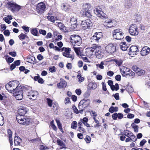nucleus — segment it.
<instances>
[{
  "label": "nucleus",
  "instance_id": "24",
  "mask_svg": "<svg viewBox=\"0 0 150 150\" xmlns=\"http://www.w3.org/2000/svg\"><path fill=\"white\" fill-rule=\"evenodd\" d=\"M120 70L122 75H125L130 71V69L125 66H122L120 68Z\"/></svg>",
  "mask_w": 150,
  "mask_h": 150
},
{
  "label": "nucleus",
  "instance_id": "34",
  "mask_svg": "<svg viewBox=\"0 0 150 150\" xmlns=\"http://www.w3.org/2000/svg\"><path fill=\"white\" fill-rule=\"evenodd\" d=\"M57 143L58 145L63 147H62L61 148L62 149L64 148L65 149L66 148V147H64V146L65 145V144L62 141L60 140V139H57Z\"/></svg>",
  "mask_w": 150,
  "mask_h": 150
},
{
  "label": "nucleus",
  "instance_id": "48",
  "mask_svg": "<svg viewBox=\"0 0 150 150\" xmlns=\"http://www.w3.org/2000/svg\"><path fill=\"white\" fill-rule=\"evenodd\" d=\"M77 122L76 121H73L71 124V127L73 129H76L77 127Z\"/></svg>",
  "mask_w": 150,
  "mask_h": 150
},
{
  "label": "nucleus",
  "instance_id": "2",
  "mask_svg": "<svg viewBox=\"0 0 150 150\" xmlns=\"http://www.w3.org/2000/svg\"><path fill=\"white\" fill-rule=\"evenodd\" d=\"M70 39L71 42L74 46H79L81 44V38L78 35H72L70 36Z\"/></svg>",
  "mask_w": 150,
  "mask_h": 150
},
{
  "label": "nucleus",
  "instance_id": "50",
  "mask_svg": "<svg viewBox=\"0 0 150 150\" xmlns=\"http://www.w3.org/2000/svg\"><path fill=\"white\" fill-rule=\"evenodd\" d=\"M46 100L48 106L52 107V100L49 98H47Z\"/></svg>",
  "mask_w": 150,
  "mask_h": 150
},
{
  "label": "nucleus",
  "instance_id": "38",
  "mask_svg": "<svg viewBox=\"0 0 150 150\" xmlns=\"http://www.w3.org/2000/svg\"><path fill=\"white\" fill-rule=\"evenodd\" d=\"M55 120L57 123L58 128L59 129L61 132H63L62 126V125L60 123L59 121L57 119L56 120Z\"/></svg>",
  "mask_w": 150,
  "mask_h": 150
},
{
  "label": "nucleus",
  "instance_id": "3",
  "mask_svg": "<svg viewBox=\"0 0 150 150\" xmlns=\"http://www.w3.org/2000/svg\"><path fill=\"white\" fill-rule=\"evenodd\" d=\"M7 5L8 9L13 13L17 12L21 8V6L10 1L8 2Z\"/></svg>",
  "mask_w": 150,
  "mask_h": 150
},
{
  "label": "nucleus",
  "instance_id": "60",
  "mask_svg": "<svg viewBox=\"0 0 150 150\" xmlns=\"http://www.w3.org/2000/svg\"><path fill=\"white\" fill-rule=\"evenodd\" d=\"M6 60L8 63H11L14 61V59L13 58L9 57L8 59L6 58Z\"/></svg>",
  "mask_w": 150,
  "mask_h": 150
},
{
  "label": "nucleus",
  "instance_id": "37",
  "mask_svg": "<svg viewBox=\"0 0 150 150\" xmlns=\"http://www.w3.org/2000/svg\"><path fill=\"white\" fill-rule=\"evenodd\" d=\"M118 110V108L117 107H111L109 109V111L112 113L114 111H117Z\"/></svg>",
  "mask_w": 150,
  "mask_h": 150
},
{
  "label": "nucleus",
  "instance_id": "32",
  "mask_svg": "<svg viewBox=\"0 0 150 150\" xmlns=\"http://www.w3.org/2000/svg\"><path fill=\"white\" fill-rule=\"evenodd\" d=\"M19 38L21 40H24L26 38H28V37L26 34H25L23 33H21L19 36Z\"/></svg>",
  "mask_w": 150,
  "mask_h": 150
},
{
  "label": "nucleus",
  "instance_id": "29",
  "mask_svg": "<svg viewBox=\"0 0 150 150\" xmlns=\"http://www.w3.org/2000/svg\"><path fill=\"white\" fill-rule=\"evenodd\" d=\"M62 7L63 9L66 11H69L70 9V7L67 4H62Z\"/></svg>",
  "mask_w": 150,
  "mask_h": 150
},
{
  "label": "nucleus",
  "instance_id": "8",
  "mask_svg": "<svg viewBox=\"0 0 150 150\" xmlns=\"http://www.w3.org/2000/svg\"><path fill=\"white\" fill-rule=\"evenodd\" d=\"M82 9L83 12V14L86 16H88L90 14L89 11L91 9L92 7L90 4L86 3L83 4Z\"/></svg>",
  "mask_w": 150,
  "mask_h": 150
},
{
  "label": "nucleus",
  "instance_id": "36",
  "mask_svg": "<svg viewBox=\"0 0 150 150\" xmlns=\"http://www.w3.org/2000/svg\"><path fill=\"white\" fill-rule=\"evenodd\" d=\"M58 27L61 29L65 31L66 30V27L64 25L61 23H58Z\"/></svg>",
  "mask_w": 150,
  "mask_h": 150
},
{
  "label": "nucleus",
  "instance_id": "5",
  "mask_svg": "<svg viewBox=\"0 0 150 150\" xmlns=\"http://www.w3.org/2000/svg\"><path fill=\"white\" fill-rule=\"evenodd\" d=\"M113 38L116 39L120 40L123 39L124 37V34L122 30L117 29L114 30L112 32Z\"/></svg>",
  "mask_w": 150,
  "mask_h": 150
},
{
  "label": "nucleus",
  "instance_id": "39",
  "mask_svg": "<svg viewBox=\"0 0 150 150\" xmlns=\"http://www.w3.org/2000/svg\"><path fill=\"white\" fill-rule=\"evenodd\" d=\"M145 71L142 69H139L137 73L138 75L140 76L144 75L145 74Z\"/></svg>",
  "mask_w": 150,
  "mask_h": 150
},
{
  "label": "nucleus",
  "instance_id": "58",
  "mask_svg": "<svg viewBox=\"0 0 150 150\" xmlns=\"http://www.w3.org/2000/svg\"><path fill=\"white\" fill-rule=\"evenodd\" d=\"M72 108L73 110H74V112L76 114H78L79 113V110H78V109L74 105H73L72 106Z\"/></svg>",
  "mask_w": 150,
  "mask_h": 150
},
{
  "label": "nucleus",
  "instance_id": "44",
  "mask_svg": "<svg viewBox=\"0 0 150 150\" xmlns=\"http://www.w3.org/2000/svg\"><path fill=\"white\" fill-rule=\"evenodd\" d=\"M104 64V62L102 61L101 62L100 64H96V65L97 67H99L101 69H103L104 68L103 65Z\"/></svg>",
  "mask_w": 150,
  "mask_h": 150
},
{
  "label": "nucleus",
  "instance_id": "41",
  "mask_svg": "<svg viewBox=\"0 0 150 150\" xmlns=\"http://www.w3.org/2000/svg\"><path fill=\"white\" fill-rule=\"evenodd\" d=\"M4 123V120L1 113L0 112V125H3Z\"/></svg>",
  "mask_w": 150,
  "mask_h": 150
},
{
  "label": "nucleus",
  "instance_id": "22",
  "mask_svg": "<svg viewBox=\"0 0 150 150\" xmlns=\"http://www.w3.org/2000/svg\"><path fill=\"white\" fill-rule=\"evenodd\" d=\"M71 19L70 22L71 24H74L76 23L77 20V15L74 13H71L70 14Z\"/></svg>",
  "mask_w": 150,
  "mask_h": 150
},
{
  "label": "nucleus",
  "instance_id": "43",
  "mask_svg": "<svg viewBox=\"0 0 150 150\" xmlns=\"http://www.w3.org/2000/svg\"><path fill=\"white\" fill-rule=\"evenodd\" d=\"M133 128L134 129V132L137 133L138 132V127L134 124H133L132 125Z\"/></svg>",
  "mask_w": 150,
  "mask_h": 150
},
{
  "label": "nucleus",
  "instance_id": "15",
  "mask_svg": "<svg viewBox=\"0 0 150 150\" xmlns=\"http://www.w3.org/2000/svg\"><path fill=\"white\" fill-rule=\"evenodd\" d=\"M45 6L43 2L38 3L37 6L36 10L40 13H42L44 12L45 9Z\"/></svg>",
  "mask_w": 150,
  "mask_h": 150
},
{
  "label": "nucleus",
  "instance_id": "20",
  "mask_svg": "<svg viewBox=\"0 0 150 150\" xmlns=\"http://www.w3.org/2000/svg\"><path fill=\"white\" fill-rule=\"evenodd\" d=\"M67 86L66 82L63 79H61L60 82L57 84V87L59 88H65Z\"/></svg>",
  "mask_w": 150,
  "mask_h": 150
},
{
  "label": "nucleus",
  "instance_id": "4",
  "mask_svg": "<svg viewBox=\"0 0 150 150\" xmlns=\"http://www.w3.org/2000/svg\"><path fill=\"white\" fill-rule=\"evenodd\" d=\"M16 120L20 124L25 125H28L31 124L32 120L29 118L22 117L20 116H17Z\"/></svg>",
  "mask_w": 150,
  "mask_h": 150
},
{
  "label": "nucleus",
  "instance_id": "11",
  "mask_svg": "<svg viewBox=\"0 0 150 150\" xmlns=\"http://www.w3.org/2000/svg\"><path fill=\"white\" fill-rule=\"evenodd\" d=\"M90 100L88 99H83L80 101L79 104V106H80V108H87L89 105Z\"/></svg>",
  "mask_w": 150,
  "mask_h": 150
},
{
  "label": "nucleus",
  "instance_id": "49",
  "mask_svg": "<svg viewBox=\"0 0 150 150\" xmlns=\"http://www.w3.org/2000/svg\"><path fill=\"white\" fill-rule=\"evenodd\" d=\"M54 121L52 120L50 122V125L52 128L55 131H56L57 128L56 126L54 124Z\"/></svg>",
  "mask_w": 150,
  "mask_h": 150
},
{
  "label": "nucleus",
  "instance_id": "27",
  "mask_svg": "<svg viewBox=\"0 0 150 150\" xmlns=\"http://www.w3.org/2000/svg\"><path fill=\"white\" fill-rule=\"evenodd\" d=\"M120 46V48L123 51L126 50L128 47V46L126 45L125 42L121 43Z\"/></svg>",
  "mask_w": 150,
  "mask_h": 150
},
{
  "label": "nucleus",
  "instance_id": "55",
  "mask_svg": "<svg viewBox=\"0 0 150 150\" xmlns=\"http://www.w3.org/2000/svg\"><path fill=\"white\" fill-rule=\"evenodd\" d=\"M77 130L81 133H83L85 132L84 129L81 126H79L78 127Z\"/></svg>",
  "mask_w": 150,
  "mask_h": 150
},
{
  "label": "nucleus",
  "instance_id": "57",
  "mask_svg": "<svg viewBox=\"0 0 150 150\" xmlns=\"http://www.w3.org/2000/svg\"><path fill=\"white\" fill-rule=\"evenodd\" d=\"M85 140L87 143H89L91 142V138L89 136L87 135L85 138Z\"/></svg>",
  "mask_w": 150,
  "mask_h": 150
},
{
  "label": "nucleus",
  "instance_id": "10",
  "mask_svg": "<svg viewBox=\"0 0 150 150\" xmlns=\"http://www.w3.org/2000/svg\"><path fill=\"white\" fill-rule=\"evenodd\" d=\"M94 12L97 16L103 19H106L107 18V15L103 13L99 8H96L94 10Z\"/></svg>",
  "mask_w": 150,
  "mask_h": 150
},
{
  "label": "nucleus",
  "instance_id": "33",
  "mask_svg": "<svg viewBox=\"0 0 150 150\" xmlns=\"http://www.w3.org/2000/svg\"><path fill=\"white\" fill-rule=\"evenodd\" d=\"M47 18L50 21L54 22L55 21V18L54 17L52 16L51 14H49V15L47 16Z\"/></svg>",
  "mask_w": 150,
  "mask_h": 150
},
{
  "label": "nucleus",
  "instance_id": "56",
  "mask_svg": "<svg viewBox=\"0 0 150 150\" xmlns=\"http://www.w3.org/2000/svg\"><path fill=\"white\" fill-rule=\"evenodd\" d=\"M64 103L66 105L70 103L71 101L69 98L68 97H66L64 100Z\"/></svg>",
  "mask_w": 150,
  "mask_h": 150
},
{
  "label": "nucleus",
  "instance_id": "23",
  "mask_svg": "<svg viewBox=\"0 0 150 150\" xmlns=\"http://www.w3.org/2000/svg\"><path fill=\"white\" fill-rule=\"evenodd\" d=\"M104 26L108 28H111L113 26V23L111 19L106 20L104 23Z\"/></svg>",
  "mask_w": 150,
  "mask_h": 150
},
{
  "label": "nucleus",
  "instance_id": "7",
  "mask_svg": "<svg viewBox=\"0 0 150 150\" xmlns=\"http://www.w3.org/2000/svg\"><path fill=\"white\" fill-rule=\"evenodd\" d=\"M103 36L102 33L101 32L96 33L91 38V42L93 44H96L99 42Z\"/></svg>",
  "mask_w": 150,
  "mask_h": 150
},
{
  "label": "nucleus",
  "instance_id": "13",
  "mask_svg": "<svg viewBox=\"0 0 150 150\" xmlns=\"http://www.w3.org/2000/svg\"><path fill=\"white\" fill-rule=\"evenodd\" d=\"M92 23L91 21L88 19L85 21H82L81 23V25L84 29L88 28L92 26Z\"/></svg>",
  "mask_w": 150,
  "mask_h": 150
},
{
  "label": "nucleus",
  "instance_id": "17",
  "mask_svg": "<svg viewBox=\"0 0 150 150\" xmlns=\"http://www.w3.org/2000/svg\"><path fill=\"white\" fill-rule=\"evenodd\" d=\"M64 49V51L63 52V55L67 58H73L71 54L70 53L71 51V49L69 48H63L62 49L63 50V49Z\"/></svg>",
  "mask_w": 150,
  "mask_h": 150
},
{
  "label": "nucleus",
  "instance_id": "61",
  "mask_svg": "<svg viewBox=\"0 0 150 150\" xmlns=\"http://www.w3.org/2000/svg\"><path fill=\"white\" fill-rule=\"evenodd\" d=\"M139 68H138L137 66H133L132 67V69L135 72H136V73L137 72V71L139 69Z\"/></svg>",
  "mask_w": 150,
  "mask_h": 150
},
{
  "label": "nucleus",
  "instance_id": "46",
  "mask_svg": "<svg viewBox=\"0 0 150 150\" xmlns=\"http://www.w3.org/2000/svg\"><path fill=\"white\" fill-rule=\"evenodd\" d=\"M73 48L75 52L77 55L78 56L80 54V47H74Z\"/></svg>",
  "mask_w": 150,
  "mask_h": 150
},
{
  "label": "nucleus",
  "instance_id": "40",
  "mask_svg": "<svg viewBox=\"0 0 150 150\" xmlns=\"http://www.w3.org/2000/svg\"><path fill=\"white\" fill-rule=\"evenodd\" d=\"M125 6L127 8H129L131 7V3L129 0H127V2L125 3Z\"/></svg>",
  "mask_w": 150,
  "mask_h": 150
},
{
  "label": "nucleus",
  "instance_id": "19",
  "mask_svg": "<svg viewBox=\"0 0 150 150\" xmlns=\"http://www.w3.org/2000/svg\"><path fill=\"white\" fill-rule=\"evenodd\" d=\"M150 52V49L147 46L143 47L140 52V54L142 56H145L148 54Z\"/></svg>",
  "mask_w": 150,
  "mask_h": 150
},
{
  "label": "nucleus",
  "instance_id": "47",
  "mask_svg": "<svg viewBox=\"0 0 150 150\" xmlns=\"http://www.w3.org/2000/svg\"><path fill=\"white\" fill-rule=\"evenodd\" d=\"M77 77L78 79H79V81L80 83L83 81L84 80V78L81 77V74L77 75Z\"/></svg>",
  "mask_w": 150,
  "mask_h": 150
},
{
  "label": "nucleus",
  "instance_id": "64",
  "mask_svg": "<svg viewBox=\"0 0 150 150\" xmlns=\"http://www.w3.org/2000/svg\"><path fill=\"white\" fill-rule=\"evenodd\" d=\"M40 33L42 34L43 35H45L46 34V32L45 30H39Z\"/></svg>",
  "mask_w": 150,
  "mask_h": 150
},
{
  "label": "nucleus",
  "instance_id": "18",
  "mask_svg": "<svg viewBox=\"0 0 150 150\" xmlns=\"http://www.w3.org/2000/svg\"><path fill=\"white\" fill-rule=\"evenodd\" d=\"M97 46L98 45H95L91 47L88 48L86 49V52L89 54H93V53L94 54Z\"/></svg>",
  "mask_w": 150,
  "mask_h": 150
},
{
  "label": "nucleus",
  "instance_id": "31",
  "mask_svg": "<svg viewBox=\"0 0 150 150\" xmlns=\"http://www.w3.org/2000/svg\"><path fill=\"white\" fill-rule=\"evenodd\" d=\"M31 33L34 35L38 36L39 34L36 28H33L31 30Z\"/></svg>",
  "mask_w": 150,
  "mask_h": 150
},
{
  "label": "nucleus",
  "instance_id": "30",
  "mask_svg": "<svg viewBox=\"0 0 150 150\" xmlns=\"http://www.w3.org/2000/svg\"><path fill=\"white\" fill-rule=\"evenodd\" d=\"M34 80L35 81H38L40 83H42L44 82L43 79L40 78V76L38 75V76H35L34 78Z\"/></svg>",
  "mask_w": 150,
  "mask_h": 150
},
{
  "label": "nucleus",
  "instance_id": "12",
  "mask_svg": "<svg viewBox=\"0 0 150 150\" xmlns=\"http://www.w3.org/2000/svg\"><path fill=\"white\" fill-rule=\"evenodd\" d=\"M27 95L29 99L35 100L37 97L38 93L36 91H29L27 92Z\"/></svg>",
  "mask_w": 150,
  "mask_h": 150
},
{
  "label": "nucleus",
  "instance_id": "21",
  "mask_svg": "<svg viewBox=\"0 0 150 150\" xmlns=\"http://www.w3.org/2000/svg\"><path fill=\"white\" fill-rule=\"evenodd\" d=\"M100 46L98 45L94 54L97 58H101L103 57V53L100 51Z\"/></svg>",
  "mask_w": 150,
  "mask_h": 150
},
{
  "label": "nucleus",
  "instance_id": "28",
  "mask_svg": "<svg viewBox=\"0 0 150 150\" xmlns=\"http://www.w3.org/2000/svg\"><path fill=\"white\" fill-rule=\"evenodd\" d=\"M14 143L15 146L19 145L21 141V139L18 137H15L14 139Z\"/></svg>",
  "mask_w": 150,
  "mask_h": 150
},
{
  "label": "nucleus",
  "instance_id": "1",
  "mask_svg": "<svg viewBox=\"0 0 150 150\" xmlns=\"http://www.w3.org/2000/svg\"><path fill=\"white\" fill-rule=\"evenodd\" d=\"M18 85V81H12L7 84L5 86V88L9 92L12 93L15 89L19 86Z\"/></svg>",
  "mask_w": 150,
  "mask_h": 150
},
{
  "label": "nucleus",
  "instance_id": "53",
  "mask_svg": "<svg viewBox=\"0 0 150 150\" xmlns=\"http://www.w3.org/2000/svg\"><path fill=\"white\" fill-rule=\"evenodd\" d=\"M126 75H129L133 78L135 76V73L130 70V71L126 74Z\"/></svg>",
  "mask_w": 150,
  "mask_h": 150
},
{
  "label": "nucleus",
  "instance_id": "45",
  "mask_svg": "<svg viewBox=\"0 0 150 150\" xmlns=\"http://www.w3.org/2000/svg\"><path fill=\"white\" fill-rule=\"evenodd\" d=\"M114 62L119 66L121 65L123 62L122 60L120 59H115Z\"/></svg>",
  "mask_w": 150,
  "mask_h": 150
},
{
  "label": "nucleus",
  "instance_id": "51",
  "mask_svg": "<svg viewBox=\"0 0 150 150\" xmlns=\"http://www.w3.org/2000/svg\"><path fill=\"white\" fill-rule=\"evenodd\" d=\"M62 35H58L57 37L55 39L54 41V42H57V41L61 40L62 39Z\"/></svg>",
  "mask_w": 150,
  "mask_h": 150
},
{
  "label": "nucleus",
  "instance_id": "25",
  "mask_svg": "<svg viewBox=\"0 0 150 150\" xmlns=\"http://www.w3.org/2000/svg\"><path fill=\"white\" fill-rule=\"evenodd\" d=\"M28 109L25 107H22V108L19 109L18 110V113L20 114V115H23L25 114L28 111Z\"/></svg>",
  "mask_w": 150,
  "mask_h": 150
},
{
  "label": "nucleus",
  "instance_id": "52",
  "mask_svg": "<svg viewBox=\"0 0 150 150\" xmlns=\"http://www.w3.org/2000/svg\"><path fill=\"white\" fill-rule=\"evenodd\" d=\"M129 137L132 141L135 142L136 141L137 139L135 136H134L132 133V135H130Z\"/></svg>",
  "mask_w": 150,
  "mask_h": 150
},
{
  "label": "nucleus",
  "instance_id": "16",
  "mask_svg": "<svg viewBox=\"0 0 150 150\" xmlns=\"http://www.w3.org/2000/svg\"><path fill=\"white\" fill-rule=\"evenodd\" d=\"M105 50L108 53L112 54L115 51L116 47L113 43H110L106 46Z\"/></svg>",
  "mask_w": 150,
  "mask_h": 150
},
{
  "label": "nucleus",
  "instance_id": "26",
  "mask_svg": "<svg viewBox=\"0 0 150 150\" xmlns=\"http://www.w3.org/2000/svg\"><path fill=\"white\" fill-rule=\"evenodd\" d=\"M112 118L114 120H116L117 118L119 119H121L123 117V115L120 113H115L112 115Z\"/></svg>",
  "mask_w": 150,
  "mask_h": 150
},
{
  "label": "nucleus",
  "instance_id": "6",
  "mask_svg": "<svg viewBox=\"0 0 150 150\" xmlns=\"http://www.w3.org/2000/svg\"><path fill=\"white\" fill-rule=\"evenodd\" d=\"M13 95L17 100H20L23 98V91L21 86H19L13 92Z\"/></svg>",
  "mask_w": 150,
  "mask_h": 150
},
{
  "label": "nucleus",
  "instance_id": "35",
  "mask_svg": "<svg viewBox=\"0 0 150 150\" xmlns=\"http://www.w3.org/2000/svg\"><path fill=\"white\" fill-rule=\"evenodd\" d=\"M111 89L113 91H117L119 89V87L118 83H116L115 85H112L111 88Z\"/></svg>",
  "mask_w": 150,
  "mask_h": 150
},
{
  "label": "nucleus",
  "instance_id": "42",
  "mask_svg": "<svg viewBox=\"0 0 150 150\" xmlns=\"http://www.w3.org/2000/svg\"><path fill=\"white\" fill-rule=\"evenodd\" d=\"M124 134L127 137H129L131 135H132V133L128 130H125L124 131Z\"/></svg>",
  "mask_w": 150,
  "mask_h": 150
},
{
  "label": "nucleus",
  "instance_id": "62",
  "mask_svg": "<svg viewBox=\"0 0 150 150\" xmlns=\"http://www.w3.org/2000/svg\"><path fill=\"white\" fill-rule=\"evenodd\" d=\"M4 35L7 36H8L10 34L9 30H5L4 31Z\"/></svg>",
  "mask_w": 150,
  "mask_h": 150
},
{
  "label": "nucleus",
  "instance_id": "14",
  "mask_svg": "<svg viewBox=\"0 0 150 150\" xmlns=\"http://www.w3.org/2000/svg\"><path fill=\"white\" fill-rule=\"evenodd\" d=\"M138 52V49L137 47L136 46H132L129 48V51L128 53L132 57L137 54Z\"/></svg>",
  "mask_w": 150,
  "mask_h": 150
},
{
  "label": "nucleus",
  "instance_id": "9",
  "mask_svg": "<svg viewBox=\"0 0 150 150\" xmlns=\"http://www.w3.org/2000/svg\"><path fill=\"white\" fill-rule=\"evenodd\" d=\"M129 32L132 35H137L139 33L136 25L132 24L130 25L129 29Z\"/></svg>",
  "mask_w": 150,
  "mask_h": 150
},
{
  "label": "nucleus",
  "instance_id": "63",
  "mask_svg": "<svg viewBox=\"0 0 150 150\" xmlns=\"http://www.w3.org/2000/svg\"><path fill=\"white\" fill-rule=\"evenodd\" d=\"M66 67L68 69H71L72 68V65L71 63H68Z\"/></svg>",
  "mask_w": 150,
  "mask_h": 150
},
{
  "label": "nucleus",
  "instance_id": "59",
  "mask_svg": "<svg viewBox=\"0 0 150 150\" xmlns=\"http://www.w3.org/2000/svg\"><path fill=\"white\" fill-rule=\"evenodd\" d=\"M22 28L26 33L29 32L30 30L29 27L23 25L22 26Z\"/></svg>",
  "mask_w": 150,
  "mask_h": 150
},
{
  "label": "nucleus",
  "instance_id": "54",
  "mask_svg": "<svg viewBox=\"0 0 150 150\" xmlns=\"http://www.w3.org/2000/svg\"><path fill=\"white\" fill-rule=\"evenodd\" d=\"M89 86L90 85H92V86L91 87V89H96L97 86V84L96 83H90L89 84Z\"/></svg>",
  "mask_w": 150,
  "mask_h": 150
}]
</instances>
